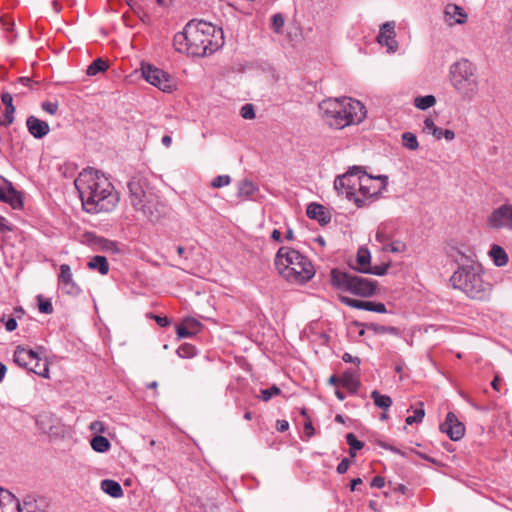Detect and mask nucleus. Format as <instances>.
I'll list each match as a JSON object with an SVG mask.
<instances>
[{"mask_svg": "<svg viewBox=\"0 0 512 512\" xmlns=\"http://www.w3.org/2000/svg\"><path fill=\"white\" fill-rule=\"evenodd\" d=\"M83 208L88 213L112 211L119 202L118 193L109 179L93 168L84 169L74 181Z\"/></svg>", "mask_w": 512, "mask_h": 512, "instance_id": "1", "label": "nucleus"}, {"mask_svg": "<svg viewBox=\"0 0 512 512\" xmlns=\"http://www.w3.org/2000/svg\"><path fill=\"white\" fill-rule=\"evenodd\" d=\"M173 45L178 52L204 57L224 45L223 30L204 20L193 19L182 32L175 34Z\"/></svg>", "mask_w": 512, "mask_h": 512, "instance_id": "2", "label": "nucleus"}, {"mask_svg": "<svg viewBox=\"0 0 512 512\" xmlns=\"http://www.w3.org/2000/svg\"><path fill=\"white\" fill-rule=\"evenodd\" d=\"M319 111L324 121L335 129L359 124L367 113L362 102L350 97L324 99L319 104Z\"/></svg>", "mask_w": 512, "mask_h": 512, "instance_id": "3", "label": "nucleus"}, {"mask_svg": "<svg viewBox=\"0 0 512 512\" xmlns=\"http://www.w3.org/2000/svg\"><path fill=\"white\" fill-rule=\"evenodd\" d=\"M274 262L278 273L291 283L304 284L315 275L312 262L299 251L289 247H281Z\"/></svg>", "mask_w": 512, "mask_h": 512, "instance_id": "4", "label": "nucleus"}, {"mask_svg": "<svg viewBox=\"0 0 512 512\" xmlns=\"http://www.w3.org/2000/svg\"><path fill=\"white\" fill-rule=\"evenodd\" d=\"M450 282L454 289L478 301L488 299L492 290V285L483 279L481 266L476 264L460 266L450 277Z\"/></svg>", "mask_w": 512, "mask_h": 512, "instance_id": "5", "label": "nucleus"}, {"mask_svg": "<svg viewBox=\"0 0 512 512\" xmlns=\"http://www.w3.org/2000/svg\"><path fill=\"white\" fill-rule=\"evenodd\" d=\"M450 81L463 100L471 101L478 93L476 67L468 59H461L451 65Z\"/></svg>", "mask_w": 512, "mask_h": 512, "instance_id": "6", "label": "nucleus"}, {"mask_svg": "<svg viewBox=\"0 0 512 512\" xmlns=\"http://www.w3.org/2000/svg\"><path fill=\"white\" fill-rule=\"evenodd\" d=\"M333 287L360 297H371L377 289V282L339 269L331 270Z\"/></svg>", "mask_w": 512, "mask_h": 512, "instance_id": "7", "label": "nucleus"}, {"mask_svg": "<svg viewBox=\"0 0 512 512\" xmlns=\"http://www.w3.org/2000/svg\"><path fill=\"white\" fill-rule=\"evenodd\" d=\"M128 189L131 205L144 213L148 212V205L153 201L154 195L147 179L140 176L133 177L128 183Z\"/></svg>", "mask_w": 512, "mask_h": 512, "instance_id": "8", "label": "nucleus"}, {"mask_svg": "<svg viewBox=\"0 0 512 512\" xmlns=\"http://www.w3.org/2000/svg\"><path fill=\"white\" fill-rule=\"evenodd\" d=\"M14 362L43 378L50 377L48 361L42 360L32 349L17 346L14 352Z\"/></svg>", "mask_w": 512, "mask_h": 512, "instance_id": "9", "label": "nucleus"}, {"mask_svg": "<svg viewBox=\"0 0 512 512\" xmlns=\"http://www.w3.org/2000/svg\"><path fill=\"white\" fill-rule=\"evenodd\" d=\"M387 183V176L379 175L373 177L362 170V174L358 176V196L365 200V206L367 205V200L379 197L382 191L386 189Z\"/></svg>", "mask_w": 512, "mask_h": 512, "instance_id": "10", "label": "nucleus"}, {"mask_svg": "<svg viewBox=\"0 0 512 512\" xmlns=\"http://www.w3.org/2000/svg\"><path fill=\"white\" fill-rule=\"evenodd\" d=\"M363 168L353 166L345 174L337 176L334 181L336 191H343V183L348 187V200L354 201L358 208L365 206V200L358 196V177L362 174Z\"/></svg>", "mask_w": 512, "mask_h": 512, "instance_id": "11", "label": "nucleus"}, {"mask_svg": "<svg viewBox=\"0 0 512 512\" xmlns=\"http://www.w3.org/2000/svg\"><path fill=\"white\" fill-rule=\"evenodd\" d=\"M486 222L491 229L512 230V204H503L494 209Z\"/></svg>", "mask_w": 512, "mask_h": 512, "instance_id": "12", "label": "nucleus"}, {"mask_svg": "<svg viewBox=\"0 0 512 512\" xmlns=\"http://www.w3.org/2000/svg\"><path fill=\"white\" fill-rule=\"evenodd\" d=\"M0 201L9 204L13 209H21L23 207V199L12 183L0 176Z\"/></svg>", "mask_w": 512, "mask_h": 512, "instance_id": "13", "label": "nucleus"}, {"mask_svg": "<svg viewBox=\"0 0 512 512\" xmlns=\"http://www.w3.org/2000/svg\"><path fill=\"white\" fill-rule=\"evenodd\" d=\"M440 430L446 433L452 441L460 440L465 434V426L453 412H449L445 421L440 425Z\"/></svg>", "mask_w": 512, "mask_h": 512, "instance_id": "14", "label": "nucleus"}, {"mask_svg": "<svg viewBox=\"0 0 512 512\" xmlns=\"http://www.w3.org/2000/svg\"><path fill=\"white\" fill-rule=\"evenodd\" d=\"M468 15L465 10L453 3H449L444 9V21L448 26H454L456 24L462 25L467 22Z\"/></svg>", "mask_w": 512, "mask_h": 512, "instance_id": "15", "label": "nucleus"}, {"mask_svg": "<svg viewBox=\"0 0 512 512\" xmlns=\"http://www.w3.org/2000/svg\"><path fill=\"white\" fill-rule=\"evenodd\" d=\"M377 41L380 45L386 46L389 51L395 52L397 49V42L395 40V23L386 22L381 28L377 36Z\"/></svg>", "mask_w": 512, "mask_h": 512, "instance_id": "16", "label": "nucleus"}, {"mask_svg": "<svg viewBox=\"0 0 512 512\" xmlns=\"http://www.w3.org/2000/svg\"><path fill=\"white\" fill-rule=\"evenodd\" d=\"M203 328L200 321L195 318H185L176 326L178 338H190L198 334Z\"/></svg>", "mask_w": 512, "mask_h": 512, "instance_id": "17", "label": "nucleus"}, {"mask_svg": "<svg viewBox=\"0 0 512 512\" xmlns=\"http://www.w3.org/2000/svg\"><path fill=\"white\" fill-rule=\"evenodd\" d=\"M26 126H27L29 133L37 139L43 138L50 131V127H49L48 123L43 120H40L39 118H37L35 116H29L27 118Z\"/></svg>", "mask_w": 512, "mask_h": 512, "instance_id": "18", "label": "nucleus"}, {"mask_svg": "<svg viewBox=\"0 0 512 512\" xmlns=\"http://www.w3.org/2000/svg\"><path fill=\"white\" fill-rule=\"evenodd\" d=\"M58 284L68 294H72L76 292L77 285L73 281L72 272L70 266L67 264H62L60 266V273L58 276Z\"/></svg>", "mask_w": 512, "mask_h": 512, "instance_id": "19", "label": "nucleus"}, {"mask_svg": "<svg viewBox=\"0 0 512 512\" xmlns=\"http://www.w3.org/2000/svg\"><path fill=\"white\" fill-rule=\"evenodd\" d=\"M141 77L149 84L160 87V70L149 62L142 61L140 63Z\"/></svg>", "mask_w": 512, "mask_h": 512, "instance_id": "20", "label": "nucleus"}, {"mask_svg": "<svg viewBox=\"0 0 512 512\" xmlns=\"http://www.w3.org/2000/svg\"><path fill=\"white\" fill-rule=\"evenodd\" d=\"M306 214L310 219L318 221L322 226L331 221V216L326 212L325 207L318 203H310L307 206Z\"/></svg>", "mask_w": 512, "mask_h": 512, "instance_id": "21", "label": "nucleus"}, {"mask_svg": "<svg viewBox=\"0 0 512 512\" xmlns=\"http://www.w3.org/2000/svg\"><path fill=\"white\" fill-rule=\"evenodd\" d=\"M86 238H87V241L89 242V244L95 250L107 251V252L118 251L117 244L111 240L96 236L91 233L86 234Z\"/></svg>", "mask_w": 512, "mask_h": 512, "instance_id": "22", "label": "nucleus"}, {"mask_svg": "<svg viewBox=\"0 0 512 512\" xmlns=\"http://www.w3.org/2000/svg\"><path fill=\"white\" fill-rule=\"evenodd\" d=\"M1 101L5 105L3 119L0 118V126H10L14 121L15 107L13 105V98L10 93H3Z\"/></svg>", "mask_w": 512, "mask_h": 512, "instance_id": "23", "label": "nucleus"}, {"mask_svg": "<svg viewBox=\"0 0 512 512\" xmlns=\"http://www.w3.org/2000/svg\"><path fill=\"white\" fill-rule=\"evenodd\" d=\"M396 234V228L393 223H382L378 226L375 239L377 242L384 245L391 241Z\"/></svg>", "mask_w": 512, "mask_h": 512, "instance_id": "24", "label": "nucleus"}, {"mask_svg": "<svg viewBox=\"0 0 512 512\" xmlns=\"http://www.w3.org/2000/svg\"><path fill=\"white\" fill-rule=\"evenodd\" d=\"M339 381L351 393H356L360 386L358 373L352 369L346 370Z\"/></svg>", "mask_w": 512, "mask_h": 512, "instance_id": "25", "label": "nucleus"}, {"mask_svg": "<svg viewBox=\"0 0 512 512\" xmlns=\"http://www.w3.org/2000/svg\"><path fill=\"white\" fill-rule=\"evenodd\" d=\"M20 509L18 500L0 489V512H20Z\"/></svg>", "mask_w": 512, "mask_h": 512, "instance_id": "26", "label": "nucleus"}, {"mask_svg": "<svg viewBox=\"0 0 512 512\" xmlns=\"http://www.w3.org/2000/svg\"><path fill=\"white\" fill-rule=\"evenodd\" d=\"M20 509L18 500L0 489V512H20Z\"/></svg>", "mask_w": 512, "mask_h": 512, "instance_id": "27", "label": "nucleus"}, {"mask_svg": "<svg viewBox=\"0 0 512 512\" xmlns=\"http://www.w3.org/2000/svg\"><path fill=\"white\" fill-rule=\"evenodd\" d=\"M20 509L18 500L0 489V512H20Z\"/></svg>", "mask_w": 512, "mask_h": 512, "instance_id": "28", "label": "nucleus"}, {"mask_svg": "<svg viewBox=\"0 0 512 512\" xmlns=\"http://www.w3.org/2000/svg\"><path fill=\"white\" fill-rule=\"evenodd\" d=\"M489 255L497 267H503L508 263V255L506 251L497 244L492 245Z\"/></svg>", "mask_w": 512, "mask_h": 512, "instance_id": "29", "label": "nucleus"}, {"mask_svg": "<svg viewBox=\"0 0 512 512\" xmlns=\"http://www.w3.org/2000/svg\"><path fill=\"white\" fill-rule=\"evenodd\" d=\"M91 270H97L100 274L106 275L109 272V263L104 256H94L87 264Z\"/></svg>", "mask_w": 512, "mask_h": 512, "instance_id": "30", "label": "nucleus"}, {"mask_svg": "<svg viewBox=\"0 0 512 512\" xmlns=\"http://www.w3.org/2000/svg\"><path fill=\"white\" fill-rule=\"evenodd\" d=\"M357 267H355V270H357L360 273H365V270L370 268V260L371 255L368 249L360 248L357 252Z\"/></svg>", "mask_w": 512, "mask_h": 512, "instance_id": "31", "label": "nucleus"}, {"mask_svg": "<svg viewBox=\"0 0 512 512\" xmlns=\"http://www.w3.org/2000/svg\"><path fill=\"white\" fill-rule=\"evenodd\" d=\"M101 489L114 498H119L123 495V490L120 484L114 480L106 479L101 482Z\"/></svg>", "mask_w": 512, "mask_h": 512, "instance_id": "32", "label": "nucleus"}, {"mask_svg": "<svg viewBox=\"0 0 512 512\" xmlns=\"http://www.w3.org/2000/svg\"><path fill=\"white\" fill-rule=\"evenodd\" d=\"M258 187L251 180L244 179L239 183L238 187V197L248 198L251 197L256 191Z\"/></svg>", "mask_w": 512, "mask_h": 512, "instance_id": "33", "label": "nucleus"}, {"mask_svg": "<svg viewBox=\"0 0 512 512\" xmlns=\"http://www.w3.org/2000/svg\"><path fill=\"white\" fill-rule=\"evenodd\" d=\"M371 398L373 399L374 404L377 407H379L385 411L388 410L390 408V406L392 405L391 397L388 395L380 394L377 390H374L371 392Z\"/></svg>", "mask_w": 512, "mask_h": 512, "instance_id": "34", "label": "nucleus"}, {"mask_svg": "<svg viewBox=\"0 0 512 512\" xmlns=\"http://www.w3.org/2000/svg\"><path fill=\"white\" fill-rule=\"evenodd\" d=\"M108 68L109 63L107 60L97 58L88 66L87 75L94 76L98 73L105 72Z\"/></svg>", "mask_w": 512, "mask_h": 512, "instance_id": "35", "label": "nucleus"}, {"mask_svg": "<svg viewBox=\"0 0 512 512\" xmlns=\"http://www.w3.org/2000/svg\"><path fill=\"white\" fill-rule=\"evenodd\" d=\"M402 146L408 150L416 151L419 148L417 137L412 132H404L401 136Z\"/></svg>", "mask_w": 512, "mask_h": 512, "instance_id": "36", "label": "nucleus"}, {"mask_svg": "<svg viewBox=\"0 0 512 512\" xmlns=\"http://www.w3.org/2000/svg\"><path fill=\"white\" fill-rule=\"evenodd\" d=\"M178 88V81L170 74L162 71V93H172Z\"/></svg>", "mask_w": 512, "mask_h": 512, "instance_id": "37", "label": "nucleus"}, {"mask_svg": "<svg viewBox=\"0 0 512 512\" xmlns=\"http://www.w3.org/2000/svg\"><path fill=\"white\" fill-rule=\"evenodd\" d=\"M176 353L180 358L190 359L197 356L198 349L192 344L183 343L177 348Z\"/></svg>", "mask_w": 512, "mask_h": 512, "instance_id": "38", "label": "nucleus"}, {"mask_svg": "<svg viewBox=\"0 0 512 512\" xmlns=\"http://www.w3.org/2000/svg\"><path fill=\"white\" fill-rule=\"evenodd\" d=\"M110 446L109 440L101 435H97L91 440V447L97 452H106Z\"/></svg>", "mask_w": 512, "mask_h": 512, "instance_id": "39", "label": "nucleus"}, {"mask_svg": "<svg viewBox=\"0 0 512 512\" xmlns=\"http://www.w3.org/2000/svg\"><path fill=\"white\" fill-rule=\"evenodd\" d=\"M382 249L391 253H403L406 251L407 246L403 241L392 239L391 241L382 245Z\"/></svg>", "mask_w": 512, "mask_h": 512, "instance_id": "40", "label": "nucleus"}, {"mask_svg": "<svg viewBox=\"0 0 512 512\" xmlns=\"http://www.w3.org/2000/svg\"><path fill=\"white\" fill-rule=\"evenodd\" d=\"M436 103V98L433 95L418 96L414 100V105L420 110H426Z\"/></svg>", "mask_w": 512, "mask_h": 512, "instance_id": "41", "label": "nucleus"}, {"mask_svg": "<svg viewBox=\"0 0 512 512\" xmlns=\"http://www.w3.org/2000/svg\"><path fill=\"white\" fill-rule=\"evenodd\" d=\"M341 303L356 309L366 310L367 301L353 299L347 296H339Z\"/></svg>", "mask_w": 512, "mask_h": 512, "instance_id": "42", "label": "nucleus"}, {"mask_svg": "<svg viewBox=\"0 0 512 512\" xmlns=\"http://www.w3.org/2000/svg\"><path fill=\"white\" fill-rule=\"evenodd\" d=\"M425 416V411L423 409V403H420V408H417L414 410V415L408 416L405 420L407 425H412L414 423H420L422 422L423 418Z\"/></svg>", "mask_w": 512, "mask_h": 512, "instance_id": "43", "label": "nucleus"}, {"mask_svg": "<svg viewBox=\"0 0 512 512\" xmlns=\"http://www.w3.org/2000/svg\"><path fill=\"white\" fill-rule=\"evenodd\" d=\"M390 264L389 263H383L381 265H374L370 266L367 270H365V274H372L377 276H383L386 274Z\"/></svg>", "mask_w": 512, "mask_h": 512, "instance_id": "44", "label": "nucleus"}, {"mask_svg": "<svg viewBox=\"0 0 512 512\" xmlns=\"http://www.w3.org/2000/svg\"><path fill=\"white\" fill-rule=\"evenodd\" d=\"M280 393V388L276 385H273L268 389L261 390V395L259 396V398L266 402L269 401L273 396L279 395Z\"/></svg>", "mask_w": 512, "mask_h": 512, "instance_id": "45", "label": "nucleus"}, {"mask_svg": "<svg viewBox=\"0 0 512 512\" xmlns=\"http://www.w3.org/2000/svg\"><path fill=\"white\" fill-rule=\"evenodd\" d=\"M284 26V18L282 14L276 13L271 18V29L275 33H280L282 31V28Z\"/></svg>", "mask_w": 512, "mask_h": 512, "instance_id": "46", "label": "nucleus"}, {"mask_svg": "<svg viewBox=\"0 0 512 512\" xmlns=\"http://www.w3.org/2000/svg\"><path fill=\"white\" fill-rule=\"evenodd\" d=\"M372 328L377 334L399 335V329L393 326L373 325Z\"/></svg>", "mask_w": 512, "mask_h": 512, "instance_id": "47", "label": "nucleus"}, {"mask_svg": "<svg viewBox=\"0 0 512 512\" xmlns=\"http://www.w3.org/2000/svg\"><path fill=\"white\" fill-rule=\"evenodd\" d=\"M230 182L231 178L229 175H219L212 180L211 186L213 188H222L224 186H228Z\"/></svg>", "mask_w": 512, "mask_h": 512, "instance_id": "48", "label": "nucleus"}, {"mask_svg": "<svg viewBox=\"0 0 512 512\" xmlns=\"http://www.w3.org/2000/svg\"><path fill=\"white\" fill-rule=\"evenodd\" d=\"M346 441L352 450H361L364 446V443L356 438L353 433H348L346 435Z\"/></svg>", "mask_w": 512, "mask_h": 512, "instance_id": "49", "label": "nucleus"}, {"mask_svg": "<svg viewBox=\"0 0 512 512\" xmlns=\"http://www.w3.org/2000/svg\"><path fill=\"white\" fill-rule=\"evenodd\" d=\"M366 310L371 311V312H377V313H386V311H387L385 304H383L381 302H372V301H367Z\"/></svg>", "mask_w": 512, "mask_h": 512, "instance_id": "50", "label": "nucleus"}, {"mask_svg": "<svg viewBox=\"0 0 512 512\" xmlns=\"http://www.w3.org/2000/svg\"><path fill=\"white\" fill-rule=\"evenodd\" d=\"M38 302V308L41 313L51 314L53 312V306L49 300L38 297Z\"/></svg>", "mask_w": 512, "mask_h": 512, "instance_id": "51", "label": "nucleus"}, {"mask_svg": "<svg viewBox=\"0 0 512 512\" xmlns=\"http://www.w3.org/2000/svg\"><path fill=\"white\" fill-rule=\"evenodd\" d=\"M240 114L244 119H253L255 118V110L254 106L250 103H247L242 106L240 110Z\"/></svg>", "mask_w": 512, "mask_h": 512, "instance_id": "52", "label": "nucleus"}, {"mask_svg": "<svg viewBox=\"0 0 512 512\" xmlns=\"http://www.w3.org/2000/svg\"><path fill=\"white\" fill-rule=\"evenodd\" d=\"M42 109L51 115H55L58 111V104L56 102L45 101L42 103Z\"/></svg>", "mask_w": 512, "mask_h": 512, "instance_id": "53", "label": "nucleus"}, {"mask_svg": "<svg viewBox=\"0 0 512 512\" xmlns=\"http://www.w3.org/2000/svg\"><path fill=\"white\" fill-rule=\"evenodd\" d=\"M437 126L431 118H426L423 122V132L432 134L436 131Z\"/></svg>", "mask_w": 512, "mask_h": 512, "instance_id": "54", "label": "nucleus"}, {"mask_svg": "<svg viewBox=\"0 0 512 512\" xmlns=\"http://www.w3.org/2000/svg\"><path fill=\"white\" fill-rule=\"evenodd\" d=\"M90 430L93 433L102 434L105 433L106 427L102 421H94L90 424Z\"/></svg>", "mask_w": 512, "mask_h": 512, "instance_id": "55", "label": "nucleus"}, {"mask_svg": "<svg viewBox=\"0 0 512 512\" xmlns=\"http://www.w3.org/2000/svg\"><path fill=\"white\" fill-rule=\"evenodd\" d=\"M0 321L5 325L7 331H14L17 328V322L14 318L5 319V316L0 318Z\"/></svg>", "mask_w": 512, "mask_h": 512, "instance_id": "56", "label": "nucleus"}, {"mask_svg": "<svg viewBox=\"0 0 512 512\" xmlns=\"http://www.w3.org/2000/svg\"><path fill=\"white\" fill-rule=\"evenodd\" d=\"M304 434L307 438H311L315 435V429L310 419H307L304 423Z\"/></svg>", "mask_w": 512, "mask_h": 512, "instance_id": "57", "label": "nucleus"}, {"mask_svg": "<svg viewBox=\"0 0 512 512\" xmlns=\"http://www.w3.org/2000/svg\"><path fill=\"white\" fill-rule=\"evenodd\" d=\"M1 25L7 30L12 31L14 27V21L8 16L0 17Z\"/></svg>", "mask_w": 512, "mask_h": 512, "instance_id": "58", "label": "nucleus"}, {"mask_svg": "<svg viewBox=\"0 0 512 512\" xmlns=\"http://www.w3.org/2000/svg\"><path fill=\"white\" fill-rule=\"evenodd\" d=\"M13 226L10 225L6 219L0 216V233L12 232Z\"/></svg>", "mask_w": 512, "mask_h": 512, "instance_id": "59", "label": "nucleus"}, {"mask_svg": "<svg viewBox=\"0 0 512 512\" xmlns=\"http://www.w3.org/2000/svg\"><path fill=\"white\" fill-rule=\"evenodd\" d=\"M342 360L346 363H354L356 366H359L361 363L360 358L352 356L349 353H344L342 356Z\"/></svg>", "mask_w": 512, "mask_h": 512, "instance_id": "60", "label": "nucleus"}, {"mask_svg": "<svg viewBox=\"0 0 512 512\" xmlns=\"http://www.w3.org/2000/svg\"><path fill=\"white\" fill-rule=\"evenodd\" d=\"M349 465H350V461H349V459H348V458H344V459H342V461L338 464V466H337V469H336V470H337V472H338L339 474H344V473H346V471L348 470Z\"/></svg>", "mask_w": 512, "mask_h": 512, "instance_id": "61", "label": "nucleus"}, {"mask_svg": "<svg viewBox=\"0 0 512 512\" xmlns=\"http://www.w3.org/2000/svg\"><path fill=\"white\" fill-rule=\"evenodd\" d=\"M17 82L21 83L24 86L33 88L34 85H38L39 83L33 81L30 77H19L17 78Z\"/></svg>", "mask_w": 512, "mask_h": 512, "instance_id": "62", "label": "nucleus"}, {"mask_svg": "<svg viewBox=\"0 0 512 512\" xmlns=\"http://www.w3.org/2000/svg\"><path fill=\"white\" fill-rule=\"evenodd\" d=\"M385 485V479L382 476H375L371 481V486L374 488H383Z\"/></svg>", "mask_w": 512, "mask_h": 512, "instance_id": "63", "label": "nucleus"}, {"mask_svg": "<svg viewBox=\"0 0 512 512\" xmlns=\"http://www.w3.org/2000/svg\"><path fill=\"white\" fill-rule=\"evenodd\" d=\"M289 428V423L286 420H278L276 422V429L279 432H285Z\"/></svg>", "mask_w": 512, "mask_h": 512, "instance_id": "64", "label": "nucleus"}]
</instances>
